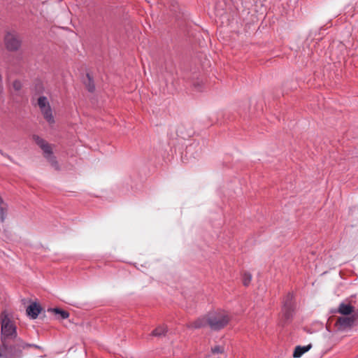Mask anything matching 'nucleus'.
<instances>
[{
	"mask_svg": "<svg viewBox=\"0 0 358 358\" xmlns=\"http://www.w3.org/2000/svg\"><path fill=\"white\" fill-rule=\"evenodd\" d=\"M231 316L224 310L217 309L209 312L203 317H199L190 322L188 327L191 329H200L209 327L212 330L218 331L224 328L229 322Z\"/></svg>",
	"mask_w": 358,
	"mask_h": 358,
	"instance_id": "f257e3e1",
	"label": "nucleus"
},
{
	"mask_svg": "<svg viewBox=\"0 0 358 358\" xmlns=\"http://www.w3.org/2000/svg\"><path fill=\"white\" fill-rule=\"evenodd\" d=\"M37 103L43 118L50 126H53L55 123V120L53 115V110L48 98L44 96H39Z\"/></svg>",
	"mask_w": 358,
	"mask_h": 358,
	"instance_id": "f03ea898",
	"label": "nucleus"
},
{
	"mask_svg": "<svg viewBox=\"0 0 358 358\" xmlns=\"http://www.w3.org/2000/svg\"><path fill=\"white\" fill-rule=\"evenodd\" d=\"M36 143L43 151L44 157L50 162V164L55 169H59V164L56 160V157L52 155V149L50 144L48 143L45 140L38 136H34Z\"/></svg>",
	"mask_w": 358,
	"mask_h": 358,
	"instance_id": "7ed1b4c3",
	"label": "nucleus"
},
{
	"mask_svg": "<svg viewBox=\"0 0 358 358\" xmlns=\"http://www.w3.org/2000/svg\"><path fill=\"white\" fill-rule=\"evenodd\" d=\"M1 322V334L4 337H13L16 336V327L10 320L8 314L3 311L0 315Z\"/></svg>",
	"mask_w": 358,
	"mask_h": 358,
	"instance_id": "20e7f679",
	"label": "nucleus"
},
{
	"mask_svg": "<svg viewBox=\"0 0 358 358\" xmlns=\"http://www.w3.org/2000/svg\"><path fill=\"white\" fill-rule=\"evenodd\" d=\"M6 48L10 51L18 50L21 45V41L17 34L8 33L4 38Z\"/></svg>",
	"mask_w": 358,
	"mask_h": 358,
	"instance_id": "39448f33",
	"label": "nucleus"
},
{
	"mask_svg": "<svg viewBox=\"0 0 358 358\" xmlns=\"http://www.w3.org/2000/svg\"><path fill=\"white\" fill-rule=\"evenodd\" d=\"M282 314L286 320L292 317L294 312L293 295L289 293L285 298L282 306Z\"/></svg>",
	"mask_w": 358,
	"mask_h": 358,
	"instance_id": "423d86ee",
	"label": "nucleus"
},
{
	"mask_svg": "<svg viewBox=\"0 0 358 358\" xmlns=\"http://www.w3.org/2000/svg\"><path fill=\"white\" fill-rule=\"evenodd\" d=\"M356 320V317L355 315H346L343 317H340L337 319L336 322V325L338 327L339 329H344L348 327H352Z\"/></svg>",
	"mask_w": 358,
	"mask_h": 358,
	"instance_id": "0eeeda50",
	"label": "nucleus"
},
{
	"mask_svg": "<svg viewBox=\"0 0 358 358\" xmlns=\"http://www.w3.org/2000/svg\"><path fill=\"white\" fill-rule=\"evenodd\" d=\"M41 312L40 306L36 303H33L30 304L27 308V315L31 317L32 319H36L38 314Z\"/></svg>",
	"mask_w": 358,
	"mask_h": 358,
	"instance_id": "6e6552de",
	"label": "nucleus"
},
{
	"mask_svg": "<svg viewBox=\"0 0 358 358\" xmlns=\"http://www.w3.org/2000/svg\"><path fill=\"white\" fill-rule=\"evenodd\" d=\"M354 311V307L350 304L342 303L339 305L338 313L345 316L350 315Z\"/></svg>",
	"mask_w": 358,
	"mask_h": 358,
	"instance_id": "1a4fd4ad",
	"label": "nucleus"
},
{
	"mask_svg": "<svg viewBox=\"0 0 358 358\" xmlns=\"http://www.w3.org/2000/svg\"><path fill=\"white\" fill-rule=\"evenodd\" d=\"M312 348V345L309 344L306 346L298 345L295 348L293 353V357L294 358L301 357L304 353L308 352Z\"/></svg>",
	"mask_w": 358,
	"mask_h": 358,
	"instance_id": "9d476101",
	"label": "nucleus"
},
{
	"mask_svg": "<svg viewBox=\"0 0 358 358\" xmlns=\"http://www.w3.org/2000/svg\"><path fill=\"white\" fill-rule=\"evenodd\" d=\"M167 332V327L165 325L158 326L156 329H155L151 335L156 337H161L162 336H165Z\"/></svg>",
	"mask_w": 358,
	"mask_h": 358,
	"instance_id": "9b49d317",
	"label": "nucleus"
},
{
	"mask_svg": "<svg viewBox=\"0 0 358 358\" xmlns=\"http://www.w3.org/2000/svg\"><path fill=\"white\" fill-rule=\"evenodd\" d=\"M7 210L8 206L0 196V222H3L5 220Z\"/></svg>",
	"mask_w": 358,
	"mask_h": 358,
	"instance_id": "f8f14e48",
	"label": "nucleus"
},
{
	"mask_svg": "<svg viewBox=\"0 0 358 358\" xmlns=\"http://www.w3.org/2000/svg\"><path fill=\"white\" fill-rule=\"evenodd\" d=\"M224 352V347L220 345H216L211 348V353L213 355L223 354Z\"/></svg>",
	"mask_w": 358,
	"mask_h": 358,
	"instance_id": "ddd939ff",
	"label": "nucleus"
},
{
	"mask_svg": "<svg viewBox=\"0 0 358 358\" xmlns=\"http://www.w3.org/2000/svg\"><path fill=\"white\" fill-rule=\"evenodd\" d=\"M53 312H55L56 314H59L62 319H66L69 316V313L68 312L58 308L53 309Z\"/></svg>",
	"mask_w": 358,
	"mask_h": 358,
	"instance_id": "4468645a",
	"label": "nucleus"
},
{
	"mask_svg": "<svg viewBox=\"0 0 358 358\" xmlns=\"http://www.w3.org/2000/svg\"><path fill=\"white\" fill-rule=\"evenodd\" d=\"M251 280H252L251 274L249 273H245L243 275V285L245 286H248L250 284Z\"/></svg>",
	"mask_w": 358,
	"mask_h": 358,
	"instance_id": "2eb2a0df",
	"label": "nucleus"
},
{
	"mask_svg": "<svg viewBox=\"0 0 358 358\" xmlns=\"http://www.w3.org/2000/svg\"><path fill=\"white\" fill-rule=\"evenodd\" d=\"M87 77L88 80H89V82H88V83H87V85L88 90H89L90 92H93V91H94V84H93V82L92 81V78H91V77H90V74H88V73H87Z\"/></svg>",
	"mask_w": 358,
	"mask_h": 358,
	"instance_id": "dca6fc26",
	"label": "nucleus"
},
{
	"mask_svg": "<svg viewBox=\"0 0 358 358\" xmlns=\"http://www.w3.org/2000/svg\"><path fill=\"white\" fill-rule=\"evenodd\" d=\"M13 87L15 90L18 91L21 89L22 84L19 80H15L13 83Z\"/></svg>",
	"mask_w": 358,
	"mask_h": 358,
	"instance_id": "f3484780",
	"label": "nucleus"
},
{
	"mask_svg": "<svg viewBox=\"0 0 358 358\" xmlns=\"http://www.w3.org/2000/svg\"><path fill=\"white\" fill-rule=\"evenodd\" d=\"M6 357V351L3 347L0 346V358Z\"/></svg>",
	"mask_w": 358,
	"mask_h": 358,
	"instance_id": "a211bd4d",
	"label": "nucleus"
},
{
	"mask_svg": "<svg viewBox=\"0 0 358 358\" xmlns=\"http://www.w3.org/2000/svg\"><path fill=\"white\" fill-rule=\"evenodd\" d=\"M177 132H178V134H182V131H180V129H179Z\"/></svg>",
	"mask_w": 358,
	"mask_h": 358,
	"instance_id": "6ab92c4d",
	"label": "nucleus"
},
{
	"mask_svg": "<svg viewBox=\"0 0 358 358\" xmlns=\"http://www.w3.org/2000/svg\"><path fill=\"white\" fill-rule=\"evenodd\" d=\"M22 346H23V348H24V346H31V345H28V344H24V343H23V344H22Z\"/></svg>",
	"mask_w": 358,
	"mask_h": 358,
	"instance_id": "aec40b11",
	"label": "nucleus"
}]
</instances>
